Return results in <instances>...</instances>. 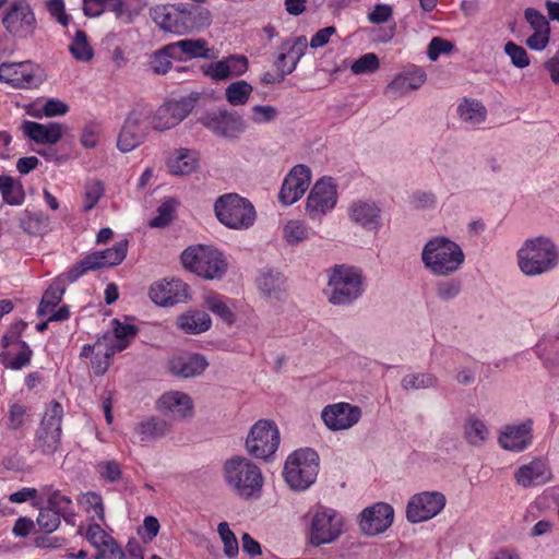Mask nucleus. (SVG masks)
Masks as SVG:
<instances>
[{
    "instance_id": "603ef678",
    "label": "nucleus",
    "mask_w": 559,
    "mask_h": 559,
    "mask_svg": "<svg viewBox=\"0 0 559 559\" xmlns=\"http://www.w3.org/2000/svg\"><path fill=\"white\" fill-rule=\"evenodd\" d=\"M85 538L93 547L98 550V554L107 546L112 545L114 538L104 531V528L96 523L90 524L85 532Z\"/></svg>"
},
{
    "instance_id": "f3484780",
    "label": "nucleus",
    "mask_w": 559,
    "mask_h": 559,
    "mask_svg": "<svg viewBox=\"0 0 559 559\" xmlns=\"http://www.w3.org/2000/svg\"><path fill=\"white\" fill-rule=\"evenodd\" d=\"M2 23L9 33L20 38L32 36L37 26L34 12L24 0H17L10 4Z\"/></svg>"
},
{
    "instance_id": "8fccbe9b",
    "label": "nucleus",
    "mask_w": 559,
    "mask_h": 559,
    "mask_svg": "<svg viewBox=\"0 0 559 559\" xmlns=\"http://www.w3.org/2000/svg\"><path fill=\"white\" fill-rule=\"evenodd\" d=\"M1 197L3 203L11 206H21L26 198L22 181L10 176Z\"/></svg>"
},
{
    "instance_id": "393cba45",
    "label": "nucleus",
    "mask_w": 559,
    "mask_h": 559,
    "mask_svg": "<svg viewBox=\"0 0 559 559\" xmlns=\"http://www.w3.org/2000/svg\"><path fill=\"white\" fill-rule=\"evenodd\" d=\"M157 409L164 415L182 420L193 416L192 397L182 391L171 390L160 395L156 403Z\"/></svg>"
},
{
    "instance_id": "a211bd4d",
    "label": "nucleus",
    "mask_w": 559,
    "mask_h": 559,
    "mask_svg": "<svg viewBox=\"0 0 559 559\" xmlns=\"http://www.w3.org/2000/svg\"><path fill=\"white\" fill-rule=\"evenodd\" d=\"M394 509L386 502H376L358 515L360 531L367 536L384 533L393 523Z\"/></svg>"
},
{
    "instance_id": "79ce46f5",
    "label": "nucleus",
    "mask_w": 559,
    "mask_h": 559,
    "mask_svg": "<svg viewBox=\"0 0 559 559\" xmlns=\"http://www.w3.org/2000/svg\"><path fill=\"white\" fill-rule=\"evenodd\" d=\"M168 50H175L176 53H180L181 60L183 59V57H187L189 59H206L211 57L207 43L202 38L178 40L176 43L169 44Z\"/></svg>"
},
{
    "instance_id": "a19ab883",
    "label": "nucleus",
    "mask_w": 559,
    "mask_h": 559,
    "mask_svg": "<svg viewBox=\"0 0 559 559\" xmlns=\"http://www.w3.org/2000/svg\"><path fill=\"white\" fill-rule=\"evenodd\" d=\"M112 334H105L102 337H108V346L115 348V352H121L128 347L130 341L136 335V328L132 324L121 322L118 319L111 321Z\"/></svg>"
},
{
    "instance_id": "a18cd8bd",
    "label": "nucleus",
    "mask_w": 559,
    "mask_h": 559,
    "mask_svg": "<svg viewBox=\"0 0 559 559\" xmlns=\"http://www.w3.org/2000/svg\"><path fill=\"white\" fill-rule=\"evenodd\" d=\"M167 430V423L156 417L146 418L140 421L135 427V432L141 441H148L163 437Z\"/></svg>"
},
{
    "instance_id": "2eb2a0df",
    "label": "nucleus",
    "mask_w": 559,
    "mask_h": 559,
    "mask_svg": "<svg viewBox=\"0 0 559 559\" xmlns=\"http://www.w3.org/2000/svg\"><path fill=\"white\" fill-rule=\"evenodd\" d=\"M533 427L534 421L531 418L503 425L498 432L497 442L506 451L524 452L533 444Z\"/></svg>"
},
{
    "instance_id": "09e8293b",
    "label": "nucleus",
    "mask_w": 559,
    "mask_h": 559,
    "mask_svg": "<svg viewBox=\"0 0 559 559\" xmlns=\"http://www.w3.org/2000/svg\"><path fill=\"white\" fill-rule=\"evenodd\" d=\"M252 92L253 87L248 82L240 80L230 83L225 88V97L231 106H242L249 100Z\"/></svg>"
},
{
    "instance_id": "c9c22d12",
    "label": "nucleus",
    "mask_w": 559,
    "mask_h": 559,
    "mask_svg": "<svg viewBox=\"0 0 559 559\" xmlns=\"http://www.w3.org/2000/svg\"><path fill=\"white\" fill-rule=\"evenodd\" d=\"M284 275L272 269L261 271L257 285L262 295L269 299H281L285 294Z\"/></svg>"
},
{
    "instance_id": "9b49d317",
    "label": "nucleus",
    "mask_w": 559,
    "mask_h": 559,
    "mask_svg": "<svg viewBox=\"0 0 559 559\" xmlns=\"http://www.w3.org/2000/svg\"><path fill=\"white\" fill-rule=\"evenodd\" d=\"M338 202L337 183L331 177H322L312 186L306 200V214L311 221H321Z\"/></svg>"
},
{
    "instance_id": "680f3d73",
    "label": "nucleus",
    "mask_w": 559,
    "mask_h": 559,
    "mask_svg": "<svg viewBox=\"0 0 559 559\" xmlns=\"http://www.w3.org/2000/svg\"><path fill=\"white\" fill-rule=\"evenodd\" d=\"M462 285L459 280L450 278L447 281H441L436 286V294L441 300H452L459 296L461 293Z\"/></svg>"
},
{
    "instance_id": "2f4dec72",
    "label": "nucleus",
    "mask_w": 559,
    "mask_h": 559,
    "mask_svg": "<svg viewBox=\"0 0 559 559\" xmlns=\"http://www.w3.org/2000/svg\"><path fill=\"white\" fill-rule=\"evenodd\" d=\"M248 70V60L243 56H229L203 68V73L214 81H225L239 76Z\"/></svg>"
},
{
    "instance_id": "ddd939ff",
    "label": "nucleus",
    "mask_w": 559,
    "mask_h": 559,
    "mask_svg": "<svg viewBox=\"0 0 559 559\" xmlns=\"http://www.w3.org/2000/svg\"><path fill=\"white\" fill-rule=\"evenodd\" d=\"M447 504L445 496L438 490H426L413 495L406 504V519L413 524L429 521L439 515Z\"/></svg>"
},
{
    "instance_id": "20e7f679",
    "label": "nucleus",
    "mask_w": 559,
    "mask_h": 559,
    "mask_svg": "<svg viewBox=\"0 0 559 559\" xmlns=\"http://www.w3.org/2000/svg\"><path fill=\"white\" fill-rule=\"evenodd\" d=\"M518 266L526 276L544 274L558 264L557 247L547 238L527 239L516 252Z\"/></svg>"
},
{
    "instance_id": "f8f14e48",
    "label": "nucleus",
    "mask_w": 559,
    "mask_h": 559,
    "mask_svg": "<svg viewBox=\"0 0 559 559\" xmlns=\"http://www.w3.org/2000/svg\"><path fill=\"white\" fill-rule=\"evenodd\" d=\"M150 108L141 106L133 108L127 116L117 140V147L123 153L136 148L146 138L148 127Z\"/></svg>"
},
{
    "instance_id": "dca6fc26",
    "label": "nucleus",
    "mask_w": 559,
    "mask_h": 559,
    "mask_svg": "<svg viewBox=\"0 0 559 559\" xmlns=\"http://www.w3.org/2000/svg\"><path fill=\"white\" fill-rule=\"evenodd\" d=\"M321 419L330 431H343L353 428L362 416L361 408L347 402L325 405L321 411Z\"/></svg>"
},
{
    "instance_id": "39448f33",
    "label": "nucleus",
    "mask_w": 559,
    "mask_h": 559,
    "mask_svg": "<svg viewBox=\"0 0 559 559\" xmlns=\"http://www.w3.org/2000/svg\"><path fill=\"white\" fill-rule=\"evenodd\" d=\"M307 537L312 546L332 544L344 533V516L335 509L314 506L307 514Z\"/></svg>"
},
{
    "instance_id": "58836bf2",
    "label": "nucleus",
    "mask_w": 559,
    "mask_h": 559,
    "mask_svg": "<svg viewBox=\"0 0 559 559\" xmlns=\"http://www.w3.org/2000/svg\"><path fill=\"white\" fill-rule=\"evenodd\" d=\"M177 325L186 334H201L210 330L212 319L205 311L194 309L179 316Z\"/></svg>"
},
{
    "instance_id": "1a4fd4ad",
    "label": "nucleus",
    "mask_w": 559,
    "mask_h": 559,
    "mask_svg": "<svg viewBox=\"0 0 559 559\" xmlns=\"http://www.w3.org/2000/svg\"><path fill=\"white\" fill-rule=\"evenodd\" d=\"M280 441L276 424L269 419H260L250 428L245 445L251 456L266 461L275 454Z\"/></svg>"
},
{
    "instance_id": "ea45409f",
    "label": "nucleus",
    "mask_w": 559,
    "mask_h": 559,
    "mask_svg": "<svg viewBox=\"0 0 559 559\" xmlns=\"http://www.w3.org/2000/svg\"><path fill=\"white\" fill-rule=\"evenodd\" d=\"M203 305L227 325H233L236 322V316L233 311L234 304L230 299L215 293H209L203 296Z\"/></svg>"
},
{
    "instance_id": "b1692460",
    "label": "nucleus",
    "mask_w": 559,
    "mask_h": 559,
    "mask_svg": "<svg viewBox=\"0 0 559 559\" xmlns=\"http://www.w3.org/2000/svg\"><path fill=\"white\" fill-rule=\"evenodd\" d=\"M311 170L305 165H297L285 177L278 199L284 205L297 202L309 188Z\"/></svg>"
},
{
    "instance_id": "72a5a7b5",
    "label": "nucleus",
    "mask_w": 559,
    "mask_h": 559,
    "mask_svg": "<svg viewBox=\"0 0 559 559\" xmlns=\"http://www.w3.org/2000/svg\"><path fill=\"white\" fill-rule=\"evenodd\" d=\"M463 437L469 445L480 448L490 439L491 429L483 418L471 414L464 420Z\"/></svg>"
},
{
    "instance_id": "3c124183",
    "label": "nucleus",
    "mask_w": 559,
    "mask_h": 559,
    "mask_svg": "<svg viewBox=\"0 0 559 559\" xmlns=\"http://www.w3.org/2000/svg\"><path fill=\"white\" fill-rule=\"evenodd\" d=\"M181 60L180 53L175 50H168V45L153 53L151 57V68L156 74H165L171 68V60Z\"/></svg>"
},
{
    "instance_id": "6e6d98bb",
    "label": "nucleus",
    "mask_w": 559,
    "mask_h": 559,
    "mask_svg": "<svg viewBox=\"0 0 559 559\" xmlns=\"http://www.w3.org/2000/svg\"><path fill=\"white\" fill-rule=\"evenodd\" d=\"M95 270L96 267L92 262L90 255L87 254L58 277H63V284L66 285L67 282L73 283L78 281L80 277H82L85 273Z\"/></svg>"
},
{
    "instance_id": "6e6552de",
    "label": "nucleus",
    "mask_w": 559,
    "mask_h": 559,
    "mask_svg": "<svg viewBox=\"0 0 559 559\" xmlns=\"http://www.w3.org/2000/svg\"><path fill=\"white\" fill-rule=\"evenodd\" d=\"M181 262L185 269L205 280L221 278L227 271L223 253L203 245L187 248L181 253Z\"/></svg>"
},
{
    "instance_id": "e2e57ef3",
    "label": "nucleus",
    "mask_w": 559,
    "mask_h": 559,
    "mask_svg": "<svg viewBox=\"0 0 559 559\" xmlns=\"http://www.w3.org/2000/svg\"><path fill=\"white\" fill-rule=\"evenodd\" d=\"M105 353H96L92 357V368L98 376L104 374L110 365L111 356L116 354L115 348L108 346V341L104 344Z\"/></svg>"
},
{
    "instance_id": "4468645a",
    "label": "nucleus",
    "mask_w": 559,
    "mask_h": 559,
    "mask_svg": "<svg viewBox=\"0 0 559 559\" xmlns=\"http://www.w3.org/2000/svg\"><path fill=\"white\" fill-rule=\"evenodd\" d=\"M0 81L13 88H36L44 81L43 70L32 62H3Z\"/></svg>"
},
{
    "instance_id": "c03bdc74",
    "label": "nucleus",
    "mask_w": 559,
    "mask_h": 559,
    "mask_svg": "<svg viewBox=\"0 0 559 559\" xmlns=\"http://www.w3.org/2000/svg\"><path fill=\"white\" fill-rule=\"evenodd\" d=\"M439 386V379L431 372H411L401 379L404 391L435 390Z\"/></svg>"
},
{
    "instance_id": "4c0bfd02",
    "label": "nucleus",
    "mask_w": 559,
    "mask_h": 559,
    "mask_svg": "<svg viewBox=\"0 0 559 559\" xmlns=\"http://www.w3.org/2000/svg\"><path fill=\"white\" fill-rule=\"evenodd\" d=\"M460 121L467 128H476L487 116L486 107L477 99L464 98L456 108Z\"/></svg>"
},
{
    "instance_id": "f704fd0d",
    "label": "nucleus",
    "mask_w": 559,
    "mask_h": 559,
    "mask_svg": "<svg viewBox=\"0 0 559 559\" xmlns=\"http://www.w3.org/2000/svg\"><path fill=\"white\" fill-rule=\"evenodd\" d=\"M20 227L28 235L43 236L49 233L50 218L39 210H24L17 217Z\"/></svg>"
},
{
    "instance_id": "c756f323",
    "label": "nucleus",
    "mask_w": 559,
    "mask_h": 559,
    "mask_svg": "<svg viewBox=\"0 0 559 559\" xmlns=\"http://www.w3.org/2000/svg\"><path fill=\"white\" fill-rule=\"evenodd\" d=\"M200 153L192 148L179 147L169 153L166 167L170 175L177 177L189 176L200 167Z\"/></svg>"
},
{
    "instance_id": "de8ad7c7",
    "label": "nucleus",
    "mask_w": 559,
    "mask_h": 559,
    "mask_svg": "<svg viewBox=\"0 0 559 559\" xmlns=\"http://www.w3.org/2000/svg\"><path fill=\"white\" fill-rule=\"evenodd\" d=\"M72 57L81 62H88L94 57V50L85 32L78 29L69 45Z\"/></svg>"
},
{
    "instance_id": "bb28decb",
    "label": "nucleus",
    "mask_w": 559,
    "mask_h": 559,
    "mask_svg": "<svg viewBox=\"0 0 559 559\" xmlns=\"http://www.w3.org/2000/svg\"><path fill=\"white\" fill-rule=\"evenodd\" d=\"M307 46L308 40L306 36H297L282 43L275 61L281 79H284L296 69L299 60L305 55Z\"/></svg>"
},
{
    "instance_id": "f257e3e1",
    "label": "nucleus",
    "mask_w": 559,
    "mask_h": 559,
    "mask_svg": "<svg viewBox=\"0 0 559 559\" xmlns=\"http://www.w3.org/2000/svg\"><path fill=\"white\" fill-rule=\"evenodd\" d=\"M420 261L424 269L437 277L457 273L465 263V253L460 243L447 236H432L421 248Z\"/></svg>"
},
{
    "instance_id": "6ab92c4d",
    "label": "nucleus",
    "mask_w": 559,
    "mask_h": 559,
    "mask_svg": "<svg viewBox=\"0 0 559 559\" xmlns=\"http://www.w3.org/2000/svg\"><path fill=\"white\" fill-rule=\"evenodd\" d=\"M189 100H170L159 106L154 114L150 110L148 127L157 131H165L179 124L191 111Z\"/></svg>"
},
{
    "instance_id": "69168bd1",
    "label": "nucleus",
    "mask_w": 559,
    "mask_h": 559,
    "mask_svg": "<svg viewBox=\"0 0 559 559\" xmlns=\"http://www.w3.org/2000/svg\"><path fill=\"white\" fill-rule=\"evenodd\" d=\"M46 8L49 14L62 26L67 27L71 16L66 12L63 0H47Z\"/></svg>"
},
{
    "instance_id": "0e129e2a",
    "label": "nucleus",
    "mask_w": 559,
    "mask_h": 559,
    "mask_svg": "<svg viewBox=\"0 0 559 559\" xmlns=\"http://www.w3.org/2000/svg\"><path fill=\"white\" fill-rule=\"evenodd\" d=\"M79 502L86 508L87 511H94L96 516L104 521L105 519V512H104V504L102 501V497L97 495L96 492H86L83 493Z\"/></svg>"
},
{
    "instance_id": "e433bc0d",
    "label": "nucleus",
    "mask_w": 559,
    "mask_h": 559,
    "mask_svg": "<svg viewBox=\"0 0 559 559\" xmlns=\"http://www.w3.org/2000/svg\"><path fill=\"white\" fill-rule=\"evenodd\" d=\"M128 252V240L121 239L106 250L94 251L90 253V258L96 270L120 264Z\"/></svg>"
},
{
    "instance_id": "774afa93",
    "label": "nucleus",
    "mask_w": 559,
    "mask_h": 559,
    "mask_svg": "<svg viewBox=\"0 0 559 559\" xmlns=\"http://www.w3.org/2000/svg\"><path fill=\"white\" fill-rule=\"evenodd\" d=\"M277 110L273 106L255 105L251 109V120L258 124H264L275 119Z\"/></svg>"
},
{
    "instance_id": "c85d7f7f",
    "label": "nucleus",
    "mask_w": 559,
    "mask_h": 559,
    "mask_svg": "<svg viewBox=\"0 0 559 559\" xmlns=\"http://www.w3.org/2000/svg\"><path fill=\"white\" fill-rule=\"evenodd\" d=\"M426 82V72L419 68L412 66L397 73L388 84L386 94L393 97H403L412 91L420 88Z\"/></svg>"
},
{
    "instance_id": "473e14b6",
    "label": "nucleus",
    "mask_w": 559,
    "mask_h": 559,
    "mask_svg": "<svg viewBox=\"0 0 559 559\" xmlns=\"http://www.w3.org/2000/svg\"><path fill=\"white\" fill-rule=\"evenodd\" d=\"M21 129L23 133L32 141L38 144H56L62 138L64 128L59 122H49L46 124L35 121H23Z\"/></svg>"
},
{
    "instance_id": "864d4df0",
    "label": "nucleus",
    "mask_w": 559,
    "mask_h": 559,
    "mask_svg": "<svg viewBox=\"0 0 559 559\" xmlns=\"http://www.w3.org/2000/svg\"><path fill=\"white\" fill-rule=\"evenodd\" d=\"M105 192L104 186L98 180L88 181L85 185L84 197H83V212H90L93 210L99 200L103 198Z\"/></svg>"
},
{
    "instance_id": "f03ea898",
    "label": "nucleus",
    "mask_w": 559,
    "mask_h": 559,
    "mask_svg": "<svg viewBox=\"0 0 559 559\" xmlns=\"http://www.w3.org/2000/svg\"><path fill=\"white\" fill-rule=\"evenodd\" d=\"M222 477L227 488L243 500L261 496L264 477L261 468L250 459L235 455L222 466Z\"/></svg>"
},
{
    "instance_id": "052dcab7",
    "label": "nucleus",
    "mask_w": 559,
    "mask_h": 559,
    "mask_svg": "<svg viewBox=\"0 0 559 559\" xmlns=\"http://www.w3.org/2000/svg\"><path fill=\"white\" fill-rule=\"evenodd\" d=\"M504 52L515 68L524 69L530 66V57L522 46H519L513 41H508L504 45Z\"/></svg>"
},
{
    "instance_id": "9d476101",
    "label": "nucleus",
    "mask_w": 559,
    "mask_h": 559,
    "mask_svg": "<svg viewBox=\"0 0 559 559\" xmlns=\"http://www.w3.org/2000/svg\"><path fill=\"white\" fill-rule=\"evenodd\" d=\"M63 407L60 403L51 402L40 420L36 431L35 445L46 455L55 454L61 443Z\"/></svg>"
},
{
    "instance_id": "4d7b16f0",
    "label": "nucleus",
    "mask_w": 559,
    "mask_h": 559,
    "mask_svg": "<svg viewBox=\"0 0 559 559\" xmlns=\"http://www.w3.org/2000/svg\"><path fill=\"white\" fill-rule=\"evenodd\" d=\"M217 532L224 545V554L230 558L235 557L238 554L239 546L238 540L233 531L229 528L228 523L221 522L217 526Z\"/></svg>"
},
{
    "instance_id": "cd10ccee",
    "label": "nucleus",
    "mask_w": 559,
    "mask_h": 559,
    "mask_svg": "<svg viewBox=\"0 0 559 559\" xmlns=\"http://www.w3.org/2000/svg\"><path fill=\"white\" fill-rule=\"evenodd\" d=\"M209 362L201 354L180 353L168 360V371L178 378L188 379L201 376L207 368Z\"/></svg>"
},
{
    "instance_id": "7c9ffc66",
    "label": "nucleus",
    "mask_w": 559,
    "mask_h": 559,
    "mask_svg": "<svg viewBox=\"0 0 559 559\" xmlns=\"http://www.w3.org/2000/svg\"><path fill=\"white\" fill-rule=\"evenodd\" d=\"M154 22L164 31L177 35L188 33L195 26V16H180L170 7H157L153 10Z\"/></svg>"
},
{
    "instance_id": "aec40b11",
    "label": "nucleus",
    "mask_w": 559,
    "mask_h": 559,
    "mask_svg": "<svg viewBox=\"0 0 559 559\" xmlns=\"http://www.w3.org/2000/svg\"><path fill=\"white\" fill-rule=\"evenodd\" d=\"M1 345L4 350L0 354V361L7 369L22 370L31 365L33 350L16 334L4 335Z\"/></svg>"
},
{
    "instance_id": "423d86ee",
    "label": "nucleus",
    "mask_w": 559,
    "mask_h": 559,
    "mask_svg": "<svg viewBox=\"0 0 559 559\" xmlns=\"http://www.w3.org/2000/svg\"><path fill=\"white\" fill-rule=\"evenodd\" d=\"M319 473V455L310 448L292 452L284 464L283 477L294 491H305L311 487Z\"/></svg>"
},
{
    "instance_id": "0eeeda50",
    "label": "nucleus",
    "mask_w": 559,
    "mask_h": 559,
    "mask_svg": "<svg viewBox=\"0 0 559 559\" xmlns=\"http://www.w3.org/2000/svg\"><path fill=\"white\" fill-rule=\"evenodd\" d=\"M214 211L224 226L236 230L250 228L257 218L252 203L237 193L221 195L215 201Z\"/></svg>"
},
{
    "instance_id": "13d9d810",
    "label": "nucleus",
    "mask_w": 559,
    "mask_h": 559,
    "mask_svg": "<svg viewBox=\"0 0 559 559\" xmlns=\"http://www.w3.org/2000/svg\"><path fill=\"white\" fill-rule=\"evenodd\" d=\"M176 201L173 199L165 200L157 209V215L152 218L148 225L153 228H162L168 225L173 219V213L176 209Z\"/></svg>"
},
{
    "instance_id": "bf43d9fd",
    "label": "nucleus",
    "mask_w": 559,
    "mask_h": 559,
    "mask_svg": "<svg viewBox=\"0 0 559 559\" xmlns=\"http://www.w3.org/2000/svg\"><path fill=\"white\" fill-rule=\"evenodd\" d=\"M61 516L52 508L46 507L39 510L37 525L45 533L55 532L60 525Z\"/></svg>"
},
{
    "instance_id": "4be33fe9",
    "label": "nucleus",
    "mask_w": 559,
    "mask_h": 559,
    "mask_svg": "<svg viewBox=\"0 0 559 559\" xmlns=\"http://www.w3.org/2000/svg\"><path fill=\"white\" fill-rule=\"evenodd\" d=\"M201 122L214 134L227 139L237 138L246 130L242 117L227 110L206 114L202 117Z\"/></svg>"
},
{
    "instance_id": "7ed1b4c3",
    "label": "nucleus",
    "mask_w": 559,
    "mask_h": 559,
    "mask_svg": "<svg viewBox=\"0 0 559 559\" xmlns=\"http://www.w3.org/2000/svg\"><path fill=\"white\" fill-rule=\"evenodd\" d=\"M365 292L362 271L348 264H338L329 272L328 299L336 306L349 305Z\"/></svg>"
},
{
    "instance_id": "338daca9",
    "label": "nucleus",
    "mask_w": 559,
    "mask_h": 559,
    "mask_svg": "<svg viewBox=\"0 0 559 559\" xmlns=\"http://www.w3.org/2000/svg\"><path fill=\"white\" fill-rule=\"evenodd\" d=\"M48 507L52 508L60 516L72 513V501L69 497L55 491L48 499Z\"/></svg>"
},
{
    "instance_id": "412c9836",
    "label": "nucleus",
    "mask_w": 559,
    "mask_h": 559,
    "mask_svg": "<svg viewBox=\"0 0 559 559\" xmlns=\"http://www.w3.org/2000/svg\"><path fill=\"white\" fill-rule=\"evenodd\" d=\"M349 219L367 231L377 233L383 225L382 210L371 199L354 200L347 210Z\"/></svg>"
},
{
    "instance_id": "37998d69",
    "label": "nucleus",
    "mask_w": 559,
    "mask_h": 559,
    "mask_svg": "<svg viewBox=\"0 0 559 559\" xmlns=\"http://www.w3.org/2000/svg\"><path fill=\"white\" fill-rule=\"evenodd\" d=\"M64 290L63 277H57L44 293L37 308V316L46 317L50 313L61 301Z\"/></svg>"
},
{
    "instance_id": "5701e85b",
    "label": "nucleus",
    "mask_w": 559,
    "mask_h": 559,
    "mask_svg": "<svg viewBox=\"0 0 559 559\" xmlns=\"http://www.w3.org/2000/svg\"><path fill=\"white\" fill-rule=\"evenodd\" d=\"M514 480L522 488L544 486L552 480V471L548 460L534 457L514 471Z\"/></svg>"
},
{
    "instance_id": "49530a36",
    "label": "nucleus",
    "mask_w": 559,
    "mask_h": 559,
    "mask_svg": "<svg viewBox=\"0 0 559 559\" xmlns=\"http://www.w3.org/2000/svg\"><path fill=\"white\" fill-rule=\"evenodd\" d=\"M313 231L300 219H290L283 227V237L289 245H298L311 237Z\"/></svg>"
},
{
    "instance_id": "5fc2aeb1",
    "label": "nucleus",
    "mask_w": 559,
    "mask_h": 559,
    "mask_svg": "<svg viewBox=\"0 0 559 559\" xmlns=\"http://www.w3.org/2000/svg\"><path fill=\"white\" fill-rule=\"evenodd\" d=\"M379 67L378 56L373 52H367L352 63L350 71L356 75L368 74L376 72Z\"/></svg>"
},
{
    "instance_id": "a878e982",
    "label": "nucleus",
    "mask_w": 559,
    "mask_h": 559,
    "mask_svg": "<svg viewBox=\"0 0 559 559\" xmlns=\"http://www.w3.org/2000/svg\"><path fill=\"white\" fill-rule=\"evenodd\" d=\"M151 300L158 306H173L188 299V285L179 278L163 280L150 288Z\"/></svg>"
}]
</instances>
